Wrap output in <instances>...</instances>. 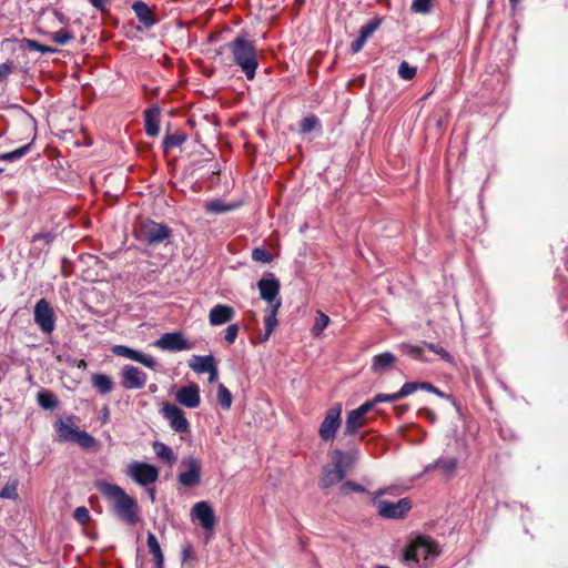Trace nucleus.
<instances>
[{
	"label": "nucleus",
	"mask_w": 568,
	"mask_h": 568,
	"mask_svg": "<svg viewBox=\"0 0 568 568\" xmlns=\"http://www.w3.org/2000/svg\"><path fill=\"white\" fill-rule=\"evenodd\" d=\"M95 488L111 504L116 517L130 525L134 526L139 521V506L135 498L128 495L122 487L104 480L95 483Z\"/></svg>",
	"instance_id": "1"
},
{
	"label": "nucleus",
	"mask_w": 568,
	"mask_h": 568,
	"mask_svg": "<svg viewBox=\"0 0 568 568\" xmlns=\"http://www.w3.org/2000/svg\"><path fill=\"white\" fill-rule=\"evenodd\" d=\"M357 452H343L341 449H334L331 453L332 466L327 465L323 467L322 476L320 478V486L323 489L333 487L341 483L348 471H351L357 459Z\"/></svg>",
	"instance_id": "2"
},
{
	"label": "nucleus",
	"mask_w": 568,
	"mask_h": 568,
	"mask_svg": "<svg viewBox=\"0 0 568 568\" xmlns=\"http://www.w3.org/2000/svg\"><path fill=\"white\" fill-rule=\"evenodd\" d=\"M234 63L248 80H253L258 67L256 48L245 37L237 36L229 45Z\"/></svg>",
	"instance_id": "3"
},
{
	"label": "nucleus",
	"mask_w": 568,
	"mask_h": 568,
	"mask_svg": "<svg viewBox=\"0 0 568 568\" xmlns=\"http://www.w3.org/2000/svg\"><path fill=\"white\" fill-rule=\"evenodd\" d=\"M136 237L149 245H156L171 236V230L162 223L151 220L142 221L136 230Z\"/></svg>",
	"instance_id": "4"
},
{
	"label": "nucleus",
	"mask_w": 568,
	"mask_h": 568,
	"mask_svg": "<svg viewBox=\"0 0 568 568\" xmlns=\"http://www.w3.org/2000/svg\"><path fill=\"white\" fill-rule=\"evenodd\" d=\"M439 554L438 545L434 541L419 537L413 541L404 552L405 561L429 560L437 557Z\"/></svg>",
	"instance_id": "5"
},
{
	"label": "nucleus",
	"mask_w": 568,
	"mask_h": 568,
	"mask_svg": "<svg viewBox=\"0 0 568 568\" xmlns=\"http://www.w3.org/2000/svg\"><path fill=\"white\" fill-rule=\"evenodd\" d=\"M125 474L140 486L154 484L159 478L155 466L143 462H131L126 465Z\"/></svg>",
	"instance_id": "6"
},
{
	"label": "nucleus",
	"mask_w": 568,
	"mask_h": 568,
	"mask_svg": "<svg viewBox=\"0 0 568 568\" xmlns=\"http://www.w3.org/2000/svg\"><path fill=\"white\" fill-rule=\"evenodd\" d=\"M341 404H336L327 410L318 430L322 440L329 442L335 437L336 432L341 426Z\"/></svg>",
	"instance_id": "7"
},
{
	"label": "nucleus",
	"mask_w": 568,
	"mask_h": 568,
	"mask_svg": "<svg viewBox=\"0 0 568 568\" xmlns=\"http://www.w3.org/2000/svg\"><path fill=\"white\" fill-rule=\"evenodd\" d=\"M375 506H376L377 513L382 517L389 518V519L402 518L412 508L410 501L407 498H402L396 503L388 501V500H377V501H375Z\"/></svg>",
	"instance_id": "8"
},
{
	"label": "nucleus",
	"mask_w": 568,
	"mask_h": 568,
	"mask_svg": "<svg viewBox=\"0 0 568 568\" xmlns=\"http://www.w3.org/2000/svg\"><path fill=\"white\" fill-rule=\"evenodd\" d=\"M181 466L185 469L179 474V483L185 487L196 486L201 480L200 462L196 458L189 456L181 462Z\"/></svg>",
	"instance_id": "9"
},
{
	"label": "nucleus",
	"mask_w": 568,
	"mask_h": 568,
	"mask_svg": "<svg viewBox=\"0 0 568 568\" xmlns=\"http://www.w3.org/2000/svg\"><path fill=\"white\" fill-rule=\"evenodd\" d=\"M34 322L43 333L50 334L54 329V313L44 298L34 306Z\"/></svg>",
	"instance_id": "10"
},
{
	"label": "nucleus",
	"mask_w": 568,
	"mask_h": 568,
	"mask_svg": "<svg viewBox=\"0 0 568 568\" xmlns=\"http://www.w3.org/2000/svg\"><path fill=\"white\" fill-rule=\"evenodd\" d=\"M154 345L169 352L189 351L193 347V344L185 339L182 333H165L155 341Z\"/></svg>",
	"instance_id": "11"
},
{
	"label": "nucleus",
	"mask_w": 568,
	"mask_h": 568,
	"mask_svg": "<svg viewBox=\"0 0 568 568\" xmlns=\"http://www.w3.org/2000/svg\"><path fill=\"white\" fill-rule=\"evenodd\" d=\"M161 412L173 430L178 433H185L189 430V422L181 408L168 403L162 407Z\"/></svg>",
	"instance_id": "12"
},
{
	"label": "nucleus",
	"mask_w": 568,
	"mask_h": 568,
	"mask_svg": "<svg viewBox=\"0 0 568 568\" xmlns=\"http://www.w3.org/2000/svg\"><path fill=\"white\" fill-rule=\"evenodd\" d=\"M121 375L122 386L125 389H140L145 385L148 381L146 374L132 365L124 366Z\"/></svg>",
	"instance_id": "13"
},
{
	"label": "nucleus",
	"mask_w": 568,
	"mask_h": 568,
	"mask_svg": "<svg viewBox=\"0 0 568 568\" xmlns=\"http://www.w3.org/2000/svg\"><path fill=\"white\" fill-rule=\"evenodd\" d=\"M373 408V403H364L347 414L345 434L353 435L365 425L364 416Z\"/></svg>",
	"instance_id": "14"
},
{
	"label": "nucleus",
	"mask_w": 568,
	"mask_h": 568,
	"mask_svg": "<svg viewBox=\"0 0 568 568\" xmlns=\"http://www.w3.org/2000/svg\"><path fill=\"white\" fill-rule=\"evenodd\" d=\"M112 352L118 356H122L134 362L141 363L151 369H154L156 366V362L152 356L125 345H115L112 348Z\"/></svg>",
	"instance_id": "15"
},
{
	"label": "nucleus",
	"mask_w": 568,
	"mask_h": 568,
	"mask_svg": "<svg viewBox=\"0 0 568 568\" xmlns=\"http://www.w3.org/2000/svg\"><path fill=\"white\" fill-rule=\"evenodd\" d=\"M192 515L205 530H213L216 518L212 506L207 501L196 503L192 508Z\"/></svg>",
	"instance_id": "16"
},
{
	"label": "nucleus",
	"mask_w": 568,
	"mask_h": 568,
	"mask_svg": "<svg viewBox=\"0 0 568 568\" xmlns=\"http://www.w3.org/2000/svg\"><path fill=\"white\" fill-rule=\"evenodd\" d=\"M280 282L275 277L261 278L257 283L261 297L272 306L276 302H281L278 298L280 294Z\"/></svg>",
	"instance_id": "17"
},
{
	"label": "nucleus",
	"mask_w": 568,
	"mask_h": 568,
	"mask_svg": "<svg viewBox=\"0 0 568 568\" xmlns=\"http://www.w3.org/2000/svg\"><path fill=\"white\" fill-rule=\"evenodd\" d=\"M176 400L187 408H196L201 400L199 386L192 383L180 388L176 393Z\"/></svg>",
	"instance_id": "18"
},
{
	"label": "nucleus",
	"mask_w": 568,
	"mask_h": 568,
	"mask_svg": "<svg viewBox=\"0 0 568 568\" xmlns=\"http://www.w3.org/2000/svg\"><path fill=\"white\" fill-rule=\"evenodd\" d=\"M235 316L233 307L225 304H217L209 313V322L212 326H220L231 322Z\"/></svg>",
	"instance_id": "19"
},
{
	"label": "nucleus",
	"mask_w": 568,
	"mask_h": 568,
	"mask_svg": "<svg viewBox=\"0 0 568 568\" xmlns=\"http://www.w3.org/2000/svg\"><path fill=\"white\" fill-rule=\"evenodd\" d=\"M54 428L58 433L59 442H74V437H77L80 429L72 423L71 418L68 420H59L55 423Z\"/></svg>",
	"instance_id": "20"
},
{
	"label": "nucleus",
	"mask_w": 568,
	"mask_h": 568,
	"mask_svg": "<svg viewBox=\"0 0 568 568\" xmlns=\"http://www.w3.org/2000/svg\"><path fill=\"white\" fill-rule=\"evenodd\" d=\"M145 132L149 136L155 138L160 132V109L158 106H153L145 111Z\"/></svg>",
	"instance_id": "21"
},
{
	"label": "nucleus",
	"mask_w": 568,
	"mask_h": 568,
	"mask_svg": "<svg viewBox=\"0 0 568 568\" xmlns=\"http://www.w3.org/2000/svg\"><path fill=\"white\" fill-rule=\"evenodd\" d=\"M281 305L282 302H276L275 304H272V306H270V308L267 310V313L264 318L265 333L261 337V342H266L272 335L273 331L275 329L277 325L276 314Z\"/></svg>",
	"instance_id": "22"
},
{
	"label": "nucleus",
	"mask_w": 568,
	"mask_h": 568,
	"mask_svg": "<svg viewBox=\"0 0 568 568\" xmlns=\"http://www.w3.org/2000/svg\"><path fill=\"white\" fill-rule=\"evenodd\" d=\"M215 359L213 355H193L189 362V366L197 374L209 373L215 366Z\"/></svg>",
	"instance_id": "23"
},
{
	"label": "nucleus",
	"mask_w": 568,
	"mask_h": 568,
	"mask_svg": "<svg viewBox=\"0 0 568 568\" xmlns=\"http://www.w3.org/2000/svg\"><path fill=\"white\" fill-rule=\"evenodd\" d=\"M458 460L455 457H447V458H438L434 463L427 465L425 467V471H430L433 469H440L445 475H453L455 469L457 468Z\"/></svg>",
	"instance_id": "24"
},
{
	"label": "nucleus",
	"mask_w": 568,
	"mask_h": 568,
	"mask_svg": "<svg viewBox=\"0 0 568 568\" xmlns=\"http://www.w3.org/2000/svg\"><path fill=\"white\" fill-rule=\"evenodd\" d=\"M132 9L139 21L142 22L145 27H152L155 23L154 16L146 3L138 1L132 6Z\"/></svg>",
	"instance_id": "25"
},
{
	"label": "nucleus",
	"mask_w": 568,
	"mask_h": 568,
	"mask_svg": "<svg viewBox=\"0 0 568 568\" xmlns=\"http://www.w3.org/2000/svg\"><path fill=\"white\" fill-rule=\"evenodd\" d=\"M146 544L149 551L153 555L155 568H164V556L154 534L148 532Z\"/></svg>",
	"instance_id": "26"
},
{
	"label": "nucleus",
	"mask_w": 568,
	"mask_h": 568,
	"mask_svg": "<svg viewBox=\"0 0 568 568\" xmlns=\"http://www.w3.org/2000/svg\"><path fill=\"white\" fill-rule=\"evenodd\" d=\"M396 362L395 355L389 352L381 353L373 357L372 369L374 372H382L390 367Z\"/></svg>",
	"instance_id": "27"
},
{
	"label": "nucleus",
	"mask_w": 568,
	"mask_h": 568,
	"mask_svg": "<svg viewBox=\"0 0 568 568\" xmlns=\"http://www.w3.org/2000/svg\"><path fill=\"white\" fill-rule=\"evenodd\" d=\"M92 384L103 395L111 393L114 387L111 377L105 374L93 375Z\"/></svg>",
	"instance_id": "28"
},
{
	"label": "nucleus",
	"mask_w": 568,
	"mask_h": 568,
	"mask_svg": "<svg viewBox=\"0 0 568 568\" xmlns=\"http://www.w3.org/2000/svg\"><path fill=\"white\" fill-rule=\"evenodd\" d=\"M186 134L182 131H176L172 134L166 133L163 140V148L169 151L173 148L182 145L186 141Z\"/></svg>",
	"instance_id": "29"
},
{
	"label": "nucleus",
	"mask_w": 568,
	"mask_h": 568,
	"mask_svg": "<svg viewBox=\"0 0 568 568\" xmlns=\"http://www.w3.org/2000/svg\"><path fill=\"white\" fill-rule=\"evenodd\" d=\"M37 402L44 409H54L58 405L55 396L48 390L39 392L37 394Z\"/></svg>",
	"instance_id": "30"
},
{
	"label": "nucleus",
	"mask_w": 568,
	"mask_h": 568,
	"mask_svg": "<svg viewBox=\"0 0 568 568\" xmlns=\"http://www.w3.org/2000/svg\"><path fill=\"white\" fill-rule=\"evenodd\" d=\"M74 442L84 449H95L98 447L97 439L84 430H80Z\"/></svg>",
	"instance_id": "31"
},
{
	"label": "nucleus",
	"mask_w": 568,
	"mask_h": 568,
	"mask_svg": "<svg viewBox=\"0 0 568 568\" xmlns=\"http://www.w3.org/2000/svg\"><path fill=\"white\" fill-rule=\"evenodd\" d=\"M31 144L22 145L11 152L0 153V161L13 162L24 156L30 151Z\"/></svg>",
	"instance_id": "32"
},
{
	"label": "nucleus",
	"mask_w": 568,
	"mask_h": 568,
	"mask_svg": "<svg viewBox=\"0 0 568 568\" xmlns=\"http://www.w3.org/2000/svg\"><path fill=\"white\" fill-rule=\"evenodd\" d=\"M153 449L158 457L165 459L169 463H173L175 460L173 450L165 444L155 442L153 444Z\"/></svg>",
	"instance_id": "33"
},
{
	"label": "nucleus",
	"mask_w": 568,
	"mask_h": 568,
	"mask_svg": "<svg viewBox=\"0 0 568 568\" xmlns=\"http://www.w3.org/2000/svg\"><path fill=\"white\" fill-rule=\"evenodd\" d=\"M235 207H237V205L225 204L220 200H215V201L209 202L206 204V211L210 213H215V214L230 212V211L234 210Z\"/></svg>",
	"instance_id": "34"
},
{
	"label": "nucleus",
	"mask_w": 568,
	"mask_h": 568,
	"mask_svg": "<svg viewBox=\"0 0 568 568\" xmlns=\"http://www.w3.org/2000/svg\"><path fill=\"white\" fill-rule=\"evenodd\" d=\"M328 324H329V317L322 311H318L317 316L315 318L314 326L312 328V334L314 336H320L322 334V332L327 327Z\"/></svg>",
	"instance_id": "35"
},
{
	"label": "nucleus",
	"mask_w": 568,
	"mask_h": 568,
	"mask_svg": "<svg viewBox=\"0 0 568 568\" xmlns=\"http://www.w3.org/2000/svg\"><path fill=\"white\" fill-rule=\"evenodd\" d=\"M217 400L224 409H229L232 405V394L223 384L217 386Z\"/></svg>",
	"instance_id": "36"
},
{
	"label": "nucleus",
	"mask_w": 568,
	"mask_h": 568,
	"mask_svg": "<svg viewBox=\"0 0 568 568\" xmlns=\"http://www.w3.org/2000/svg\"><path fill=\"white\" fill-rule=\"evenodd\" d=\"M379 24V19L371 20L361 28L359 36L367 40L378 29Z\"/></svg>",
	"instance_id": "37"
},
{
	"label": "nucleus",
	"mask_w": 568,
	"mask_h": 568,
	"mask_svg": "<svg viewBox=\"0 0 568 568\" xmlns=\"http://www.w3.org/2000/svg\"><path fill=\"white\" fill-rule=\"evenodd\" d=\"M416 68L408 64V62L403 61L398 67V74L403 80H412L416 75Z\"/></svg>",
	"instance_id": "38"
},
{
	"label": "nucleus",
	"mask_w": 568,
	"mask_h": 568,
	"mask_svg": "<svg viewBox=\"0 0 568 568\" xmlns=\"http://www.w3.org/2000/svg\"><path fill=\"white\" fill-rule=\"evenodd\" d=\"M18 484L17 481L7 483L2 489L0 490V498H8V499H17L18 493H17Z\"/></svg>",
	"instance_id": "39"
},
{
	"label": "nucleus",
	"mask_w": 568,
	"mask_h": 568,
	"mask_svg": "<svg viewBox=\"0 0 568 568\" xmlns=\"http://www.w3.org/2000/svg\"><path fill=\"white\" fill-rule=\"evenodd\" d=\"M24 43H26L27 48H29L31 50H34V51H38V52H40L42 54L57 52V49L43 45V44H41L40 42H38L36 40L27 39V40H24Z\"/></svg>",
	"instance_id": "40"
},
{
	"label": "nucleus",
	"mask_w": 568,
	"mask_h": 568,
	"mask_svg": "<svg viewBox=\"0 0 568 568\" xmlns=\"http://www.w3.org/2000/svg\"><path fill=\"white\" fill-rule=\"evenodd\" d=\"M51 39L60 45H65L73 39V36L68 30L62 29L53 32Z\"/></svg>",
	"instance_id": "41"
},
{
	"label": "nucleus",
	"mask_w": 568,
	"mask_h": 568,
	"mask_svg": "<svg viewBox=\"0 0 568 568\" xmlns=\"http://www.w3.org/2000/svg\"><path fill=\"white\" fill-rule=\"evenodd\" d=\"M420 383L408 382L405 383L402 388L396 393L398 399L413 394L415 390L420 389Z\"/></svg>",
	"instance_id": "42"
},
{
	"label": "nucleus",
	"mask_w": 568,
	"mask_h": 568,
	"mask_svg": "<svg viewBox=\"0 0 568 568\" xmlns=\"http://www.w3.org/2000/svg\"><path fill=\"white\" fill-rule=\"evenodd\" d=\"M364 493L365 491V488L359 485V484H356L354 481H345L341 487H339V493L342 495H348L349 493Z\"/></svg>",
	"instance_id": "43"
},
{
	"label": "nucleus",
	"mask_w": 568,
	"mask_h": 568,
	"mask_svg": "<svg viewBox=\"0 0 568 568\" xmlns=\"http://www.w3.org/2000/svg\"><path fill=\"white\" fill-rule=\"evenodd\" d=\"M252 257L254 261L262 263H270L272 260L271 254L266 250L261 247H256L253 250Z\"/></svg>",
	"instance_id": "44"
},
{
	"label": "nucleus",
	"mask_w": 568,
	"mask_h": 568,
	"mask_svg": "<svg viewBox=\"0 0 568 568\" xmlns=\"http://www.w3.org/2000/svg\"><path fill=\"white\" fill-rule=\"evenodd\" d=\"M73 517L78 523L83 525L90 520V513L87 507L80 506L75 508Z\"/></svg>",
	"instance_id": "45"
},
{
	"label": "nucleus",
	"mask_w": 568,
	"mask_h": 568,
	"mask_svg": "<svg viewBox=\"0 0 568 568\" xmlns=\"http://www.w3.org/2000/svg\"><path fill=\"white\" fill-rule=\"evenodd\" d=\"M432 1L433 0H414L412 10L416 13H426L429 11Z\"/></svg>",
	"instance_id": "46"
},
{
	"label": "nucleus",
	"mask_w": 568,
	"mask_h": 568,
	"mask_svg": "<svg viewBox=\"0 0 568 568\" xmlns=\"http://www.w3.org/2000/svg\"><path fill=\"white\" fill-rule=\"evenodd\" d=\"M317 125V119L315 116H306L301 122V130L304 133L313 131Z\"/></svg>",
	"instance_id": "47"
},
{
	"label": "nucleus",
	"mask_w": 568,
	"mask_h": 568,
	"mask_svg": "<svg viewBox=\"0 0 568 568\" xmlns=\"http://www.w3.org/2000/svg\"><path fill=\"white\" fill-rule=\"evenodd\" d=\"M239 325L237 324H231L225 329L224 338L229 344H233L237 337L239 334Z\"/></svg>",
	"instance_id": "48"
},
{
	"label": "nucleus",
	"mask_w": 568,
	"mask_h": 568,
	"mask_svg": "<svg viewBox=\"0 0 568 568\" xmlns=\"http://www.w3.org/2000/svg\"><path fill=\"white\" fill-rule=\"evenodd\" d=\"M398 400L397 394H377L373 400H367L366 403H373V406L377 403L384 402H396Z\"/></svg>",
	"instance_id": "49"
},
{
	"label": "nucleus",
	"mask_w": 568,
	"mask_h": 568,
	"mask_svg": "<svg viewBox=\"0 0 568 568\" xmlns=\"http://www.w3.org/2000/svg\"><path fill=\"white\" fill-rule=\"evenodd\" d=\"M404 347L407 349V353L410 354L412 356L420 361H426V358L423 356L422 347L413 345H405Z\"/></svg>",
	"instance_id": "50"
},
{
	"label": "nucleus",
	"mask_w": 568,
	"mask_h": 568,
	"mask_svg": "<svg viewBox=\"0 0 568 568\" xmlns=\"http://www.w3.org/2000/svg\"><path fill=\"white\" fill-rule=\"evenodd\" d=\"M425 346L430 349L432 352L438 354L442 358H445V359H448L449 358V354L440 346H437L435 344H432V343H425Z\"/></svg>",
	"instance_id": "51"
},
{
	"label": "nucleus",
	"mask_w": 568,
	"mask_h": 568,
	"mask_svg": "<svg viewBox=\"0 0 568 568\" xmlns=\"http://www.w3.org/2000/svg\"><path fill=\"white\" fill-rule=\"evenodd\" d=\"M366 41H367L366 39H363V37L359 36L351 45L352 52L353 53L359 52L363 49V47L365 45Z\"/></svg>",
	"instance_id": "52"
},
{
	"label": "nucleus",
	"mask_w": 568,
	"mask_h": 568,
	"mask_svg": "<svg viewBox=\"0 0 568 568\" xmlns=\"http://www.w3.org/2000/svg\"><path fill=\"white\" fill-rule=\"evenodd\" d=\"M12 71V65L11 63H1L0 64V82L4 79L8 78V75L11 73Z\"/></svg>",
	"instance_id": "53"
},
{
	"label": "nucleus",
	"mask_w": 568,
	"mask_h": 568,
	"mask_svg": "<svg viewBox=\"0 0 568 568\" xmlns=\"http://www.w3.org/2000/svg\"><path fill=\"white\" fill-rule=\"evenodd\" d=\"M420 389H424V390H428V392H432L440 397L444 396V394L442 393V390H439L438 388H436L434 385H432L430 383H427V382H423L420 383Z\"/></svg>",
	"instance_id": "54"
},
{
	"label": "nucleus",
	"mask_w": 568,
	"mask_h": 568,
	"mask_svg": "<svg viewBox=\"0 0 568 568\" xmlns=\"http://www.w3.org/2000/svg\"><path fill=\"white\" fill-rule=\"evenodd\" d=\"M90 2L94 8L102 10L110 0H90Z\"/></svg>",
	"instance_id": "55"
},
{
	"label": "nucleus",
	"mask_w": 568,
	"mask_h": 568,
	"mask_svg": "<svg viewBox=\"0 0 568 568\" xmlns=\"http://www.w3.org/2000/svg\"><path fill=\"white\" fill-rule=\"evenodd\" d=\"M210 376H209V382L210 383H214L217 381V377H219V371H217V367L216 365L209 372Z\"/></svg>",
	"instance_id": "56"
},
{
	"label": "nucleus",
	"mask_w": 568,
	"mask_h": 568,
	"mask_svg": "<svg viewBox=\"0 0 568 568\" xmlns=\"http://www.w3.org/2000/svg\"><path fill=\"white\" fill-rule=\"evenodd\" d=\"M39 240H44L45 243H49L51 241V235L48 234V233H45V234H37L32 239L33 242L39 241Z\"/></svg>",
	"instance_id": "57"
},
{
	"label": "nucleus",
	"mask_w": 568,
	"mask_h": 568,
	"mask_svg": "<svg viewBox=\"0 0 568 568\" xmlns=\"http://www.w3.org/2000/svg\"><path fill=\"white\" fill-rule=\"evenodd\" d=\"M77 366H78V368L85 369L87 363L84 359H80V361H78Z\"/></svg>",
	"instance_id": "58"
},
{
	"label": "nucleus",
	"mask_w": 568,
	"mask_h": 568,
	"mask_svg": "<svg viewBox=\"0 0 568 568\" xmlns=\"http://www.w3.org/2000/svg\"><path fill=\"white\" fill-rule=\"evenodd\" d=\"M148 493H149L151 500L153 501L155 499V489L151 488L148 490Z\"/></svg>",
	"instance_id": "59"
},
{
	"label": "nucleus",
	"mask_w": 568,
	"mask_h": 568,
	"mask_svg": "<svg viewBox=\"0 0 568 568\" xmlns=\"http://www.w3.org/2000/svg\"><path fill=\"white\" fill-rule=\"evenodd\" d=\"M396 412L398 415H402L404 412H405V407H402V406H398V407H395Z\"/></svg>",
	"instance_id": "60"
},
{
	"label": "nucleus",
	"mask_w": 568,
	"mask_h": 568,
	"mask_svg": "<svg viewBox=\"0 0 568 568\" xmlns=\"http://www.w3.org/2000/svg\"><path fill=\"white\" fill-rule=\"evenodd\" d=\"M509 1H510V3H511L513 6H516V4L519 2V0H509Z\"/></svg>",
	"instance_id": "61"
},
{
	"label": "nucleus",
	"mask_w": 568,
	"mask_h": 568,
	"mask_svg": "<svg viewBox=\"0 0 568 568\" xmlns=\"http://www.w3.org/2000/svg\"><path fill=\"white\" fill-rule=\"evenodd\" d=\"M103 417H108V409H105V413L103 414Z\"/></svg>",
	"instance_id": "62"
},
{
	"label": "nucleus",
	"mask_w": 568,
	"mask_h": 568,
	"mask_svg": "<svg viewBox=\"0 0 568 568\" xmlns=\"http://www.w3.org/2000/svg\"><path fill=\"white\" fill-rule=\"evenodd\" d=\"M377 568H389V567H387V566H378Z\"/></svg>",
	"instance_id": "63"
},
{
	"label": "nucleus",
	"mask_w": 568,
	"mask_h": 568,
	"mask_svg": "<svg viewBox=\"0 0 568 568\" xmlns=\"http://www.w3.org/2000/svg\"><path fill=\"white\" fill-rule=\"evenodd\" d=\"M2 171H3V170H2V169H0V173H2Z\"/></svg>",
	"instance_id": "64"
}]
</instances>
